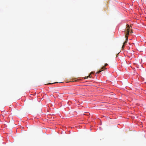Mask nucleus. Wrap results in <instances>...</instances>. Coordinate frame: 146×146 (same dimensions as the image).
I'll return each mask as SVG.
<instances>
[{
  "label": "nucleus",
  "instance_id": "423d86ee",
  "mask_svg": "<svg viewBox=\"0 0 146 146\" xmlns=\"http://www.w3.org/2000/svg\"><path fill=\"white\" fill-rule=\"evenodd\" d=\"M58 82H54V83H58Z\"/></svg>",
  "mask_w": 146,
  "mask_h": 146
},
{
  "label": "nucleus",
  "instance_id": "7ed1b4c3",
  "mask_svg": "<svg viewBox=\"0 0 146 146\" xmlns=\"http://www.w3.org/2000/svg\"><path fill=\"white\" fill-rule=\"evenodd\" d=\"M94 72H92L90 74V75L89 76H87L86 77H85V79L88 78V77H89L90 78H91V77H90V75L91 74H93Z\"/></svg>",
  "mask_w": 146,
  "mask_h": 146
},
{
  "label": "nucleus",
  "instance_id": "f03ea898",
  "mask_svg": "<svg viewBox=\"0 0 146 146\" xmlns=\"http://www.w3.org/2000/svg\"><path fill=\"white\" fill-rule=\"evenodd\" d=\"M108 65V64H105L104 66L103 67H102L101 68V69H102V70H100L99 71L97 72L96 73V74H99L100 72H101L102 71H103V69H106V68H105V66H107Z\"/></svg>",
  "mask_w": 146,
  "mask_h": 146
},
{
  "label": "nucleus",
  "instance_id": "39448f33",
  "mask_svg": "<svg viewBox=\"0 0 146 146\" xmlns=\"http://www.w3.org/2000/svg\"><path fill=\"white\" fill-rule=\"evenodd\" d=\"M130 33H132V31H131V32H130Z\"/></svg>",
  "mask_w": 146,
  "mask_h": 146
},
{
  "label": "nucleus",
  "instance_id": "0eeeda50",
  "mask_svg": "<svg viewBox=\"0 0 146 146\" xmlns=\"http://www.w3.org/2000/svg\"><path fill=\"white\" fill-rule=\"evenodd\" d=\"M51 84V83H49V84Z\"/></svg>",
  "mask_w": 146,
  "mask_h": 146
},
{
  "label": "nucleus",
  "instance_id": "f257e3e1",
  "mask_svg": "<svg viewBox=\"0 0 146 146\" xmlns=\"http://www.w3.org/2000/svg\"><path fill=\"white\" fill-rule=\"evenodd\" d=\"M130 27H129V25H126V28L125 29V31L124 32L126 40L123 43L124 45L125 43L127 42V40L128 39V35L130 32Z\"/></svg>",
  "mask_w": 146,
  "mask_h": 146
},
{
  "label": "nucleus",
  "instance_id": "20e7f679",
  "mask_svg": "<svg viewBox=\"0 0 146 146\" xmlns=\"http://www.w3.org/2000/svg\"><path fill=\"white\" fill-rule=\"evenodd\" d=\"M124 44H123V46H122V48H124Z\"/></svg>",
  "mask_w": 146,
  "mask_h": 146
}]
</instances>
